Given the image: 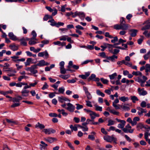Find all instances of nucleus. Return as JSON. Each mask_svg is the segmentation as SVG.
<instances>
[{"instance_id": "nucleus-61", "label": "nucleus", "mask_w": 150, "mask_h": 150, "mask_svg": "<svg viewBox=\"0 0 150 150\" xmlns=\"http://www.w3.org/2000/svg\"><path fill=\"white\" fill-rule=\"evenodd\" d=\"M99 54L100 57L104 58H105V57H106V55L105 53L104 52L100 53H99Z\"/></svg>"}, {"instance_id": "nucleus-49", "label": "nucleus", "mask_w": 150, "mask_h": 150, "mask_svg": "<svg viewBox=\"0 0 150 150\" xmlns=\"http://www.w3.org/2000/svg\"><path fill=\"white\" fill-rule=\"evenodd\" d=\"M76 109L78 110L80 109L83 108V105H80L79 104H76Z\"/></svg>"}, {"instance_id": "nucleus-23", "label": "nucleus", "mask_w": 150, "mask_h": 150, "mask_svg": "<svg viewBox=\"0 0 150 150\" xmlns=\"http://www.w3.org/2000/svg\"><path fill=\"white\" fill-rule=\"evenodd\" d=\"M35 127L36 128H39L40 129H44L45 127V126L39 122H38L35 125Z\"/></svg>"}, {"instance_id": "nucleus-22", "label": "nucleus", "mask_w": 150, "mask_h": 150, "mask_svg": "<svg viewBox=\"0 0 150 150\" xmlns=\"http://www.w3.org/2000/svg\"><path fill=\"white\" fill-rule=\"evenodd\" d=\"M111 136H105L104 137V139L106 140L107 142H112L111 140Z\"/></svg>"}, {"instance_id": "nucleus-30", "label": "nucleus", "mask_w": 150, "mask_h": 150, "mask_svg": "<svg viewBox=\"0 0 150 150\" xmlns=\"http://www.w3.org/2000/svg\"><path fill=\"white\" fill-rule=\"evenodd\" d=\"M32 59L31 58H28L25 62V65L26 66L29 65L30 62L32 61Z\"/></svg>"}, {"instance_id": "nucleus-21", "label": "nucleus", "mask_w": 150, "mask_h": 150, "mask_svg": "<svg viewBox=\"0 0 150 150\" xmlns=\"http://www.w3.org/2000/svg\"><path fill=\"white\" fill-rule=\"evenodd\" d=\"M34 40V38H30V40L29 41V44L31 45H34L37 43V42Z\"/></svg>"}, {"instance_id": "nucleus-37", "label": "nucleus", "mask_w": 150, "mask_h": 150, "mask_svg": "<svg viewBox=\"0 0 150 150\" xmlns=\"http://www.w3.org/2000/svg\"><path fill=\"white\" fill-rule=\"evenodd\" d=\"M120 107L125 111H128L130 110V108L129 107L126 106L125 105H120Z\"/></svg>"}, {"instance_id": "nucleus-5", "label": "nucleus", "mask_w": 150, "mask_h": 150, "mask_svg": "<svg viewBox=\"0 0 150 150\" xmlns=\"http://www.w3.org/2000/svg\"><path fill=\"white\" fill-rule=\"evenodd\" d=\"M46 134H50L55 132L56 131L52 128L44 129L42 130Z\"/></svg>"}, {"instance_id": "nucleus-51", "label": "nucleus", "mask_w": 150, "mask_h": 150, "mask_svg": "<svg viewBox=\"0 0 150 150\" xmlns=\"http://www.w3.org/2000/svg\"><path fill=\"white\" fill-rule=\"evenodd\" d=\"M55 26L57 28L59 27L60 26H63L64 25V23L61 22H58V23H56Z\"/></svg>"}, {"instance_id": "nucleus-7", "label": "nucleus", "mask_w": 150, "mask_h": 150, "mask_svg": "<svg viewBox=\"0 0 150 150\" xmlns=\"http://www.w3.org/2000/svg\"><path fill=\"white\" fill-rule=\"evenodd\" d=\"M49 64V63L45 62L44 60H42L39 61L38 63L35 65L37 67L38 66L43 67L45 66L48 65Z\"/></svg>"}, {"instance_id": "nucleus-58", "label": "nucleus", "mask_w": 150, "mask_h": 150, "mask_svg": "<svg viewBox=\"0 0 150 150\" xmlns=\"http://www.w3.org/2000/svg\"><path fill=\"white\" fill-rule=\"evenodd\" d=\"M113 106L116 109H120V106L119 105H117L116 104L112 103Z\"/></svg>"}, {"instance_id": "nucleus-53", "label": "nucleus", "mask_w": 150, "mask_h": 150, "mask_svg": "<svg viewBox=\"0 0 150 150\" xmlns=\"http://www.w3.org/2000/svg\"><path fill=\"white\" fill-rule=\"evenodd\" d=\"M64 88L63 87L59 88V91L60 93H63L64 91Z\"/></svg>"}, {"instance_id": "nucleus-24", "label": "nucleus", "mask_w": 150, "mask_h": 150, "mask_svg": "<svg viewBox=\"0 0 150 150\" xmlns=\"http://www.w3.org/2000/svg\"><path fill=\"white\" fill-rule=\"evenodd\" d=\"M78 16L81 19L83 20H84V18L85 15L84 13L82 12H79Z\"/></svg>"}, {"instance_id": "nucleus-15", "label": "nucleus", "mask_w": 150, "mask_h": 150, "mask_svg": "<svg viewBox=\"0 0 150 150\" xmlns=\"http://www.w3.org/2000/svg\"><path fill=\"white\" fill-rule=\"evenodd\" d=\"M139 120L140 118L139 117H135L133 119L132 125L133 126L136 125L137 123V122L139 121Z\"/></svg>"}, {"instance_id": "nucleus-11", "label": "nucleus", "mask_w": 150, "mask_h": 150, "mask_svg": "<svg viewBox=\"0 0 150 150\" xmlns=\"http://www.w3.org/2000/svg\"><path fill=\"white\" fill-rule=\"evenodd\" d=\"M44 140L50 143H52L54 141L57 140V138H56L50 137L44 138Z\"/></svg>"}, {"instance_id": "nucleus-1", "label": "nucleus", "mask_w": 150, "mask_h": 150, "mask_svg": "<svg viewBox=\"0 0 150 150\" xmlns=\"http://www.w3.org/2000/svg\"><path fill=\"white\" fill-rule=\"evenodd\" d=\"M129 25L127 24H116L114 25V28L116 30L121 29L126 30L128 29Z\"/></svg>"}, {"instance_id": "nucleus-10", "label": "nucleus", "mask_w": 150, "mask_h": 150, "mask_svg": "<svg viewBox=\"0 0 150 150\" xmlns=\"http://www.w3.org/2000/svg\"><path fill=\"white\" fill-rule=\"evenodd\" d=\"M138 92L140 96H145L147 94V92L144 90V88L142 89L140 88H138Z\"/></svg>"}, {"instance_id": "nucleus-63", "label": "nucleus", "mask_w": 150, "mask_h": 150, "mask_svg": "<svg viewBox=\"0 0 150 150\" xmlns=\"http://www.w3.org/2000/svg\"><path fill=\"white\" fill-rule=\"evenodd\" d=\"M67 81V82L69 83H74L76 82V81L74 79H72L71 80H68Z\"/></svg>"}, {"instance_id": "nucleus-26", "label": "nucleus", "mask_w": 150, "mask_h": 150, "mask_svg": "<svg viewBox=\"0 0 150 150\" xmlns=\"http://www.w3.org/2000/svg\"><path fill=\"white\" fill-rule=\"evenodd\" d=\"M150 57V50L144 56V59L145 60H147Z\"/></svg>"}, {"instance_id": "nucleus-44", "label": "nucleus", "mask_w": 150, "mask_h": 150, "mask_svg": "<svg viewBox=\"0 0 150 150\" xmlns=\"http://www.w3.org/2000/svg\"><path fill=\"white\" fill-rule=\"evenodd\" d=\"M146 106V103L145 101H142L140 103V106L142 108H144Z\"/></svg>"}, {"instance_id": "nucleus-6", "label": "nucleus", "mask_w": 150, "mask_h": 150, "mask_svg": "<svg viewBox=\"0 0 150 150\" xmlns=\"http://www.w3.org/2000/svg\"><path fill=\"white\" fill-rule=\"evenodd\" d=\"M30 91L28 89H26L23 87L21 91V95L23 97H28Z\"/></svg>"}, {"instance_id": "nucleus-17", "label": "nucleus", "mask_w": 150, "mask_h": 150, "mask_svg": "<svg viewBox=\"0 0 150 150\" xmlns=\"http://www.w3.org/2000/svg\"><path fill=\"white\" fill-rule=\"evenodd\" d=\"M86 120L88 124L96 125L98 124V122H95L94 121V120L92 119H88Z\"/></svg>"}, {"instance_id": "nucleus-52", "label": "nucleus", "mask_w": 150, "mask_h": 150, "mask_svg": "<svg viewBox=\"0 0 150 150\" xmlns=\"http://www.w3.org/2000/svg\"><path fill=\"white\" fill-rule=\"evenodd\" d=\"M117 57L115 55H113L111 56V60L112 62H114L115 61V59H117Z\"/></svg>"}, {"instance_id": "nucleus-13", "label": "nucleus", "mask_w": 150, "mask_h": 150, "mask_svg": "<svg viewBox=\"0 0 150 150\" xmlns=\"http://www.w3.org/2000/svg\"><path fill=\"white\" fill-rule=\"evenodd\" d=\"M8 36L10 39L14 41L18 39L17 37L14 35L12 32L9 33L8 34Z\"/></svg>"}, {"instance_id": "nucleus-56", "label": "nucleus", "mask_w": 150, "mask_h": 150, "mask_svg": "<svg viewBox=\"0 0 150 150\" xmlns=\"http://www.w3.org/2000/svg\"><path fill=\"white\" fill-rule=\"evenodd\" d=\"M20 105V103H15L13 104L11 106V107L14 108L17 106H19Z\"/></svg>"}, {"instance_id": "nucleus-40", "label": "nucleus", "mask_w": 150, "mask_h": 150, "mask_svg": "<svg viewBox=\"0 0 150 150\" xmlns=\"http://www.w3.org/2000/svg\"><path fill=\"white\" fill-rule=\"evenodd\" d=\"M32 35L33 36V37L32 38H34L35 40H37V39L36 38V37L37 36V34L34 30H33L32 31Z\"/></svg>"}, {"instance_id": "nucleus-3", "label": "nucleus", "mask_w": 150, "mask_h": 150, "mask_svg": "<svg viewBox=\"0 0 150 150\" xmlns=\"http://www.w3.org/2000/svg\"><path fill=\"white\" fill-rule=\"evenodd\" d=\"M67 107L65 108L69 112H73L75 109V106L70 103H68L67 104Z\"/></svg>"}, {"instance_id": "nucleus-39", "label": "nucleus", "mask_w": 150, "mask_h": 150, "mask_svg": "<svg viewBox=\"0 0 150 150\" xmlns=\"http://www.w3.org/2000/svg\"><path fill=\"white\" fill-rule=\"evenodd\" d=\"M140 36L141 38L139 39L137 41L139 45L141 44L144 39V37L143 36Z\"/></svg>"}, {"instance_id": "nucleus-41", "label": "nucleus", "mask_w": 150, "mask_h": 150, "mask_svg": "<svg viewBox=\"0 0 150 150\" xmlns=\"http://www.w3.org/2000/svg\"><path fill=\"white\" fill-rule=\"evenodd\" d=\"M143 34L145 35L146 37L149 38L150 36V31L148 33L147 30H145L143 33Z\"/></svg>"}, {"instance_id": "nucleus-55", "label": "nucleus", "mask_w": 150, "mask_h": 150, "mask_svg": "<svg viewBox=\"0 0 150 150\" xmlns=\"http://www.w3.org/2000/svg\"><path fill=\"white\" fill-rule=\"evenodd\" d=\"M67 37L68 36L67 35L62 36L61 38H60L59 40L61 41H65L67 40Z\"/></svg>"}, {"instance_id": "nucleus-34", "label": "nucleus", "mask_w": 150, "mask_h": 150, "mask_svg": "<svg viewBox=\"0 0 150 150\" xmlns=\"http://www.w3.org/2000/svg\"><path fill=\"white\" fill-rule=\"evenodd\" d=\"M59 77L64 79H67L70 77V75H61L59 76Z\"/></svg>"}, {"instance_id": "nucleus-31", "label": "nucleus", "mask_w": 150, "mask_h": 150, "mask_svg": "<svg viewBox=\"0 0 150 150\" xmlns=\"http://www.w3.org/2000/svg\"><path fill=\"white\" fill-rule=\"evenodd\" d=\"M49 23H51L50 25L52 26H55L56 24V23L55 22L54 20L53 19H52L51 20H49L48 21Z\"/></svg>"}, {"instance_id": "nucleus-2", "label": "nucleus", "mask_w": 150, "mask_h": 150, "mask_svg": "<svg viewBox=\"0 0 150 150\" xmlns=\"http://www.w3.org/2000/svg\"><path fill=\"white\" fill-rule=\"evenodd\" d=\"M131 127L130 125L129 124H127L126 125L124 128L123 129V131L124 132L127 133L128 132L130 133H132L134 131V129H131Z\"/></svg>"}, {"instance_id": "nucleus-36", "label": "nucleus", "mask_w": 150, "mask_h": 150, "mask_svg": "<svg viewBox=\"0 0 150 150\" xmlns=\"http://www.w3.org/2000/svg\"><path fill=\"white\" fill-rule=\"evenodd\" d=\"M70 127L71 129L72 132H73L74 130L76 131L77 130V128L76 125H74V126H73L72 125H71L70 126Z\"/></svg>"}, {"instance_id": "nucleus-60", "label": "nucleus", "mask_w": 150, "mask_h": 150, "mask_svg": "<svg viewBox=\"0 0 150 150\" xmlns=\"http://www.w3.org/2000/svg\"><path fill=\"white\" fill-rule=\"evenodd\" d=\"M105 35L106 37H108L110 38H113V36L110 35L108 32L105 33Z\"/></svg>"}, {"instance_id": "nucleus-18", "label": "nucleus", "mask_w": 150, "mask_h": 150, "mask_svg": "<svg viewBox=\"0 0 150 150\" xmlns=\"http://www.w3.org/2000/svg\"><path fill=\"white\" fill-rule=\"evenodd\" d=\"M125 121H122V122H121V123L118 125V127L119 128L122 129L123 130V129L124 128V127L125 125Z\"/></svg>"}, {"instance_id": "nucleus-62", "label": "nucleus", "mask_w": 150, "mask_h": 150, "mask_svg": "<svg viewBox=\"0 0 150 150\" xmlns=\"http://www.w3.org/2000/svg\"><path fill=\"white\" fill-rule=\"evenodd\" d=\"M86 105L87 106L91 107H92V105L90 101L88 100H86Z\"/></svg>"}, {"instance_id": "nucleus-32", "label": "nucleus", "mask_w": 150, "mask_h": 150, "mask_svg": "<svg viewBox=\"0 0 150 150\" xmlns=\"http://www.w3.org/2000/svg\"><path fill=\"white\" fill-rule=\"evenodd\" d=\"M117 76V73H115L111 75H109V77L110 78L111 80H113L114 79L115 77Z\"/></svg>"}, {"instance_id": "nucleus-64", "label": "nucleus", "mask_w": 150, "mask_h": 150, "mask_svg": "<svg viewBox=\"0 0 150 150\" xmlns=\"http://www.w3.org/2000/svg\"><path fill=\"white\" fill-rule=\"evenodd\" d=\"M113 38L114 39L111 40V42L112 43H115L118 41V38L117 36Z\"/></svg>"}, {"instance_id": "nucleus-25", "label": "nucleus", "mask_w": 150, "mask_h": 150, "mask_svg": "<svg viewBox=\"0 0 150 150\" xmlns=\"http://www.w3.org/2000/svg\"><path fill=\"white\" fill-rule=\"evenodd\" d=\"M9 47L13 51L17 50L18 49V47L15 45H10L9 46Z\"/></svg>"}, {"instance_id": "nucleus-57", "label": "nucleus", "mask_w": 150, "mask_h": 150, "mask_svg": "<svg viewBox=\"0 0 150 150\" xmlns=\"http://www.w3.org/2000/svg\"><path fill=\"white\" fill-rule=\"evenodd\" d=\"M27 77L25 76H20L18 78V80L19 81H21L22 79H23V78H27Z\"/></svg>"}, {"instance_id": "nucleus-28", "label": "nucleus", "mask_w": 150, "mask_h": 150, "mask_svg": "<svg viewBox=\"0 0 150 150\" xmlns=\"http://www.w3.org/2000/svg\"><path fill=\"white\" fill-rule=\"evenodd\" d=\"M16 71L15 70H12L11 72H8L7 75L9 76H12L15 75Z\"/></svg>"}, {"instance_id": "nucleus-33", "label": "nucleus", "mask_w": 150, "mask_h": 150, "mask_svg": "<svg viewBox=\"0 0 150 150\" xmlns=\"http://www.w3.org/2000/svg\"><path fill=\"white\" fill-rule=\"evenodd\" d=\"M131 99L133 103H135L136 101L139 100L135 96H131Z\"/></svg>"}, {"instance_id": "nucleus-9", "label": "nucleus", "mask_w": 150, "mask_h": 150, "mask_svg": "<svg viewBox=\"0 0 150 150\" xmlns=\"http://www.w3.org/2000/svg\"><path fill=\"white\" fill-rule=\"evenodd\" d=\"M138 31L137 29H132L129 30V34L132 37H134L136 36L137 33Z\"/></svg>"}, {"instance_id": "nucleus-50", "label": "nucleus", "mask_w": 150, "mask_h": 150, "mask_svg": "<svg viewBox=\"0 0 150 150\" xmlns=\"http://www.w3.org/2000/svg\"><path fill=\"white\" fill-rule=\"evenodd\" d=\"M114 123L115 122L114 121L110 120H108V124L107 125L108 126L113 125L114 124Z\"/></svg>"}, {"instance_id": "nucleus-4", "label": "nucleus", "mask_w": 150, "mask_h": 150, "mask_svg": "<svg viewBox=\"0 0 150 150\" xmlns=\"http://www.w3.org/2000/svg\"><path fill=\"white\" fill-rule=\"evenodd\" d=\"M137 109L138 110L137 112L138 115L140 116L143 115V113H146L147 112V111L146 109H143L141 107H138L137 108Z\"/></svg>"}, {"instance_id": "nucleus-46", "label": "nucleus", "mask_w": 150, "mask_h": 150, "mask_svg": "<svg viewBox=\"0 0 150 150\" xmlns=\"http://www.w3.org/2000/svg\"><path fill=\"white\" fill-rule=\"evenodd\" d=\"M49 87V86L47 85V83L46 82L44 83V84L43 85V87L42 88V90H44L46 89H47Z\"/></svg>"}, {"instance_id": "nucleus-29", "label": "nucleus", "mask_w": 150, "mask_h": 150, "mask_svg": "<svg viewBox=\"0 0 150 150\" xmlns=\"http://www.w3.org/2000/svg\"><path fill=\"white\" fill-rule=\"evenodd\" d=\"M95 107V109L96 110L102 111V108L101 107L95 104L94 105Z\"/></svg>"}, {"instance_id": "nucleus-16", "label": "nucleus", "mask_w": 150, "mask_h": 150, "mask_svg": "<svg viewBox=\"0 0 150 150\" xmlns=\"http://www.w3.org/2000/svg\"><path fill=\"white\" fill-rule=\"evenodd\" d=\"M23 99L22 97L21 96H18L17 98H14L12 99V101L13 102H19L20 100Z\"/></svg>"}, {"instance_id": "nucleus-20", "label": "nucleus", "mask_w": 150, "mask_h": 150, "mask_svg": "<svg viewBox=\"0 0 150 150\" xmlns=\"http://www.w3.org/2000/svg\"><path fill=\"white\" fill-rule=\"evenodd\" d=\"M54 45H57L59 46H62L66 45V43L65 42H61L59 41L54 42Z\"/></svg>"}, {"instance_id": "nucleus-35", "label": "nucleus", "mask_w": 150, "mask_h": 150, "mask_svg": "<svg viewBox=\"0 0 150 150\" xmlns=\"http://www.w3.org/2000/svg\"><path fill=\"white\" fill-rule=\"evenodd\" d=\"M65 142L67 144L68 146L72 150H74V147L72 146L71 144L68 141H66Z\"/></svg>"}, {"instance_id": "nucleus-47", "label": "nucleus", "mask_w": 150, "mask_h": 150, "mask_svg": "<svg viewBox=\"0 0 150 150\" xmlns=\"http://www.w3.org/2000/svg\"><path fill=\"white\" fill-rule=\"evenodd\" d=\"M60 73L62 74H64L66 73L67 69L64 68V67L60 68Z\"/></svg>"}, {"instance_id": "nucleus-38", "label": "nucleus", "mask_w": 150, "mask_h": 150, "mask_svg": "<svg viewBox=\"0 0 150 150\" xmlns=\"http://www.w3.org/2000/svg\"><path fill=\"white\" fill-rule=\"evenodd\" d=\"M95 114V112H94L93 111L92 112H91V113H90L89 114L91 117V119L94 120V119L96 118Z\"/></svg>"}, {"instance_id": "nucleus-43", "label": "nucleus", "mask_w": 150, "mask_h": 150, "mask_svg": "<svg viewBox=\"0 0 150 150\" xmlns=\"http://www.w3.org/2000/svg\"><path fill=\"white\" fill-rule=\"evenodd\" d=\"M132 74L133 75H135V76H138V75H140V76H142V73L141 72L137 71L136 72L133 71L132 73Z\"/></svg>"}, {"instance_id": "nucleus-42", "label": "nucleus", "mask_w": 150, "mask_h": 150, "mask_svg": "<svg viewBox=\"0 0 150 150\" xmlns=\"http://www.w3.org/2000/svg\"><path fill=\"white\" fill-rule=\"evenodd\" d=\"M100 80L103 84H107L109 82V81L108 80L105 79L103 78H101L100 79Z\"/></svg>"}, {"instance_id": "nucleus-59", "label": "nucleus", "mask_w": 150, "mask_h": 150, "mask_svg": "<svg viewBox=\"0 0 150 150\" xmlns=\"http://www.w3.org/2000/svg\"><path fill=\"white\" fill-rule=\"evenodd\" d=\"M88 139L92 140H94L95 139V137L93 135H89Z\"/></svg>"}, {"instance_id": "nucleus-54", "label": "nucleus", "mask_w": 150, "mask_h": 150, "mask_svg": "<svg viewBox=\"0 0 150 150\" xmlns=\"http://www.w3.org/2000/svg\"><path fill=\"white\" fill-rule=\"evenodd\" d=\"M143 127V124L141 123H139L137 126V128L138 129V130L139 128L142 129Z\"/></svg>"}, {"instance_id": "nucleus-45", "label": "nucleus", "mask_w": 150, "mask_h": 150, "mask_svg": "<svg viewBox=\"0 0 150 150\" xmlns=\"http://www.w3.org/2000/svg\"><path fill=\"white\" fill-rule=\"evenodd\" d=\"M86 95L87 98L88 100H91L92 98V96L90 93L88 92V93L85 94Z\"/></svg>"}, {"instance_id": "nucleus-48", "label": "nucleus", "mask_w": 150, "mask_h": 150, "mask_svg": "<svg viewBox=\"0 0 150 150\" xmlns=\"http://www.w3.org/2000/svg\"><path fill=\"white\" fill-rule=\"evenodd\" d=\"M96 77V75L94 74H92L91 76L89 77L88 79L89 80H93L95 79Z\"/></svg>"}, {"instance_id": "nucleus-27", "label": "nucleus", "mask_w": 150, "mask_h": 150, "mask_svg": "<svg viewBox=\"0 0 150 150\" xmlns=\"http://www.w3.org/2000/svg\"><path fill=\"white\" fill-rule=\"evenodd\" d=\"M60 83V82L59 81H58L54 84L51 86L54 88L55 89L57 90V88L58 86V84Z\"/></svg>"}, {"instance_id": "nucleus-8", "label": "nucleus", "mask_w": 150, "mask_h": 150, "mask_svg": "<svg viewBox=\"0 0 150 150\" xmlns=\"http://www.w3.org/2000/svg\"><path fill=\"white\" fill-rule=\"evenodd\" d=\"M145 24H147L142 28V30H145L150 29V22L149 21L146 20L145 21L143 24L144 25Z\"/></svg>"}, {"instance_id": "nucleus-19", "label": "nucleus", "mask_w": 150, "mask_h": 150, "mask_svg": "<svg viewBox=\"0 0 150 150\" xmlns=\"http://www.w3.org/2000/svg\"><path fill=\"white\" fill-rule=\"evenodd\" d=\"M119 100L123 102H125L128 101L129 100V98L127 97H125V96H122L119 98Z\"/></svg>"}, {"instance_id": "nucleus-12", "label": "nucleus", "mask_w": 150, "mask_h": 150, "mask_svg": "<svg viewBox=\"0 0 150 150\" xmlns=\"http://www.w3.org/2000/svg\"><path fill=\"white\" fill-rule=\"evenodd\" d=\"M38 68V67L35 64L33 65L30 67V72L33 74L38 73V71L36 69Z\"/></svg>"}, {"instance_id": "nucleus-14", "label": "nucleus", "mask_w": 150, "mask_h": 150, "mask_svg": "<svg viewBox=\"0 0 150 150\" xmlns=\"http://www.w3.org/2000/svg\"><path fill=\"white\" fill-rule=\"evenodd\" d=\"M41 144H40V148L41 150L44 149L47 146V144L43 141L40 142Z\"/></svg>"}]
</instances>
